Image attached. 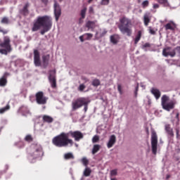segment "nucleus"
<instances>
[{"label":"nucleus","mask_w":180,"mask_h":180,"mask_svg":"<svg viewBox=\"0 0 180 180\" xmlns=\"http://www.w3.org/2000/svg\"><path fill=\"white\" fill-rule=\"evenodd\" d=\"M53 8H54V15H55L56 21L58 22V20L60 19V16H61V7L56 0L54 1Z\"/></svg>","instance_id":"nucleus-11"},{"label":"nucleus","mask_w":180,"mask_h":180,"mask_svg":"<svg viewBox=\"0 0 180 180\" xmlns=\"http://www.w3.org/2000/svg\"><path fill=\"white\" fill-rule=\"evenodd\" d=\"M116 144V136L111 135L107 143L108 148H112Z\"/></svg>","instance_id":"nucleus-15"},{"label":"nucleus","mask_w":180,"mask_h":180,"mask_svg":"<svg viewBox=\"0 0 180 180\" xmlns=\"http://www.w3.org/2000/svg\"><path fill=\"white\" fill-rule=\"evenodd\" d=\"M110 175H111V176H116V175H117V169L111 170Z\"/></svg>","instance_id":"nucleus-41"},{"label":"nucleus","mask_w":180,"mask_h":180,"mask_svg":"<svg viewBox=\"0 0 180 180\" xmlns=\"http://www.w3.org/2000/svg\"><path fill=\"white\" fill-rule=\"evenodd\" d=\"M93 86H99V85H101V81H99V79H96L94 80H93L92 84Z\"/></svg>","instance_id":"nucleus-34"},{"label":"nucleus","mask_w":180,"mask_h":180,"mask_svg":"<svg viewBox=\"0 0 180 180\" xmlns=\"http://www.w3.org/2000/svg\"><path fill=\"white\" fill-rule=\"evenodd\" d=\"M9 75L8 72L4 73V76L0 78V86H6V84H8V80L6 77Z\"/></svg>","instance_id":"nucleus-21"},{"label":"nucleus","mask_w":180,"mask_h":180,"mask_svg":"<svg viewBox=\"0 0 180 180\" xmlns=\"http://www.w3.org/2000/svg\"><path fill=\"white\" fill-rule=\"evenodd\" d=\"M135 96H137V91H135Z\"/></svg>","instance_id":"nucleus-61"},{"label":"nucleus","mask_w":180,"mask_h":180,"mask_svg":"<svg viewBox=\"0 0 180 180\" xmlns=\"http://www.w3.org/2000/svg\"><path fill=\"white\" fill-rule=\"evenodd\" d=\"M86 98L85 97H79L77 99H75L72 102V111H75L79 108H82L84 106V103L85 102Z\"/></svg>","instance_id":"nucleus-8"},{"label":"nucleus","mask_w":180,"mask_h":180,"mask_svg":"<svg viewBox=\"0 0 180 180\" xmlns=\"http://www.w3.org/2000/svg\"><path fill=\"white\" fill-rule=\"evenodd\" d=\"M131 27H133V22L130 18L124 16L120 19L118 29L122 34H127V36L130 37L133 33Z\"/></svg>","instance_id":"nucleus-3"},{"label":"nucleus","mask_w":180,"mask_h":180,"mask_svg":"<svg viewBox=\"0 0 180 180\" xmlns=\"http://www.w3.org/2000/svg\"><path fill=\"white\" fill-rule=\"evenodd\" d=\"M96 20L91 21L89 20L86 22V27H87L88 30H91L94 32L95 27H96Z\"/></svg>","instance_id":"nucleus-14"},{"label":"nucleus","mask_w":180,"mask_h":180,"mask_svg":"<svg viewBox=\"0 0 180 180\" xmlns=\"http://www.w3.org/2000/svg\"><path fill=\"white\" fill-rule=\"evenodd\" d=\"M149 33L150 34H155V31L151 27H149Z\"/></svg>","instance_id":"nucleus-44"},{"label":"nucleus","mask_w":180,"mask_h":180,"mask_svg":"<svg viewBox=\"0 0 180 180\" xmlns=\"http://www.w3.org/2000/svg\"><path fill=\"white\" fill-rule=\"evenodd\" d=\"M29 6H30V4L29 2H27L22 9L20 11V14L23 15L24 16H27L29 15Z\"/></svg>","instance_id":"nucleus-16"},{"label":"nucleus","mask_w":180,"mask_h":180,"mask_svg":"<svg viewBox=\"0 0 180 180\" xmlns=\"http://www.w3.org/2000/svg\"><path fill=\"white\" fill-rule=\"evenodd\" d=\"M147 47H151V45L149 43H146L143 46V49H146Z\"/></svg>","instance_id":"nucleus-47"},{"label":"nucleus","mask_w":180,"mask_h":180,"mask_svg":"<svg viewBox=\"0 0 180 180\" xmlns=\"http://www.w3.org/2000/svg\"><path fill=\"white\" fill-rule=\"evenodd\" d=\"M117 89H118V91L120 92V95H122V86L120 84L117 85Z\"/></svg>","instance_id":"nucleus-46"},{"label":"nucleus","mask_w":180,"mask_h":180,"mask_svg":"<svg viewBox=\"0 0 180 180\" xmlns=\"http://www.w3.org/2000/svg\"><path fill=\"white\" fill-rule=\"evenodd\" d=\"M176 119H177V120H179V112H177L176 115Z\"/></svg>","instance_id":"nucleus-52"},{"label":"nucleus","mask_w":180,"mask_h":180,"mask_svg":"<svg viewBox=\"0 0 180 180\" xmlns=\"http://www.w3.org/2000/svg\"><path fill=\"white\" fill-rule=\"evenodd\" d=\"M158 4L160 5H163L165 8H168L169 6V3H168V0H158Z\"/></svg>","instance_id":"nucleus-27"},{"label":"nucleus","mask_w":180,"mask_h":180,"mask_svg":"<svg viewBox=\"0 0 180 180\" xmlns=\"http://www.w3.org/2000/svg\"><path fill=\"white\" fill-rule=\"evenodd\" d=\"M91 101H89V98H86L84 102L83 103V106H84V112H86L88 110V105H89Z\"/></svg>","instance_id":"nucleus-28"},{"label":"nucleus","mask_w":180,"mask_h":180,"mask_svg":"<svg viewBox=\"0 0 180 180\" xmlns=\"http://www.w3.org/2000/svg\"><path fill=\"white\" fill-rule=\"evenodd\" d=\"M85 88H86V86H85V84H82L79 86L78 87V91H79V92H83L84 89H85Z\"/></svg>","instance_id":"nucleus-37"},{"label":"nucleus","mask_w":180,"mask_h":180,"mask_svg":"<svg viewBox=\"0 0 180 180\" xmlns=\"http://www.w3.org/2000/svg\"><path fill=\"white\" fill-rule=\"evenodd\" d=\"M150 141L152 153L154 155H157V150H158V136H157V133L154 131H152Z\"/></svg>","instance_id":"nucleus-7"},{"label":"nucleus","mask_w":180,"mask_h":180,"mask_svg":"<svg viewBox=\"0 0 180 180\" xmlns=\"http://www.w3.org/2000/svg\"><path fill=\"white\" fill-rule=\"evenodd\" d=\"M9 109H11V105L7 104L6 107L0 108V113L2 115L5 113V112H7V110H9Z\"/></svg>","instance_id":"nucleus-30"},{"label":"nucleus","mask_w":180,"mask_h":180,"mask_svg":"<svg viewBox=\"0 0 180 180\" xmlns=\"http://www.w3.org/2000/svg\"><path fill=\"white\" fill-rule=\"evenodd\" d=\"M59 2H63V0H59Z\"/></svg>","instance_id":"nucleus-62"},{"label":"nucleus","mask_w":180,"mask_h":180,"mask_svg":"<svg viewBox=\"0 0 180 180\" xmlns=\"http://www.w3.org/2000/svg\"><path fill=\"white\" fill-rule=\"evenodd\" d=\"M8 32H9L8 30H2V27H0V33H3V34H8Z\"/></svg>","instance_id":"nucleus-42"},{"label":"nucleus","mask_w":180,"mask_h":180,"mask_svg":"<svg viewBox=\"0 0 180 180\" xmlns=\"http://www.w3.org/2000/svg\"><path fill=\"white\" fill-rule=\"evenodd\" d=\"M80 15L82 16V19H85V16L86 15V7H84L80 13Z\"/></svg>","instance_id":"nucleus-33"},{"label":"nucleus","mask_w":180,"mask_h":180,"mask_svg":"<svg viewBox=\"0 0 180 180\" xmlns=\"http://www.w3.org/2000/svg\"><path fill=\"white\" fill-rule=\"evenodd\" d=\"M50 61V55H45L42 56V66L44 68L49 67V62Z\"/></svg>","instance_id":"nucleus-17"},{"label":"nucleus","mask_w":180,"mask_h":180,"mask_svg":"<svg viewBox=\"0 0 180 180\" xmlns=\"http://www.w3.org/2000/svg\"><path fill=\"white\" fill-rule=\"evenodd\" d=\"M160 8V5L158 4H153V9H158Z\"/></svg>","instance_id":"nucleus-48"},{"label":"nucleus","mask_w":180,"mask_h":180,"mask_svg":"<svg viewBox=\"0 0 180 180\" xmlns=\"http://www.w3.org/2000/svg\"><path fill=\"white\" fill-rule=\"evenodd\" d=\"M25 141H27V143H32L33 141V137H32V135L28 134L25 136Z\"/></svg>","instance_id":"nucleus-35"},{"label":"nucleus","mask_w":180,"mask_h":180,"mask_svg":"<svg viewBox=\"0 0 180 180\" xmlns=\"http://www.w3.org/2000/svg\"><path fill=\"white\" fill-rule=\"evenodd\" d=\"M0 67H4V64H2V63L0 62Z\"/></svg>","instance_id":"nucleus-59"},{"label":"nucleus","mask_w":180,"mask_h":180,"mask_svg":"<svg viewBox=\"0 0 180 180\" xmlns=\"http://www.w3.org/2000/svg\"><path fill=\"white\" fill-rule=\"evenodd\" d=\"M48 99L49 98L44 96V93L43 91H38L35 94V101L38 105H46Z\"/></svg>","instance_id":"nucleus-9"},{"label":"nucleus","mask_w":180,"mask_h":180,"mask_svg":"<svg viewBox=\"0 0 180 180\" xmlns=\"http://www.w3.org/2000/svg\"><path fill=\"white\" fill-rule=\"evenodd\" d=\"M142 34H143V32H141V30L138 31V32L135 37L134 44H137V43H139V41H140Z\"/></svg>","instance_id":"nucleus-24"},{"label":"nucleus","mask_w":180,"mask_h":180,"mask_svg":"<svg viewBox=\"0 0 180 180\" xmlns=\"http://www.w3.org/2000/svg\"><path fill=\"white\" fill-rule=\"evenodd\" d=\"M82 162L84 165V167H86V165H88L89 161L86 160V158H83L82 159Z\"/></svg>","instance_id":"nucleus-39"},{"label":"nucleus","mask_w":180,"mask_h":180,"mask_svg":"<svg viewBox=\"0 0 180 180\" xmlns=\"http://www.w3.org/2000/svg\"><path fill=\"white\" fill-rule=\"evenodd\" d=\"M176 139H177L178 140H179V139H180V134H179V133L176 134Z\"/></svg>","instance_id":"nucleus-53"},{"label":"nucleus","mask_w":180,"mask_h":180,"mask_svg":"<svg viewBox=\"0 0 180 180\" xmlns=\"http://www.w3.org/2000/svg\"><path fill=\"white\" fill-rule=\"evenodd\" d=\"M92 172V170H91L90 168L86 167L84 171V176H89L91 175V173Z\"/></svg>","instance_id":"nucleus-31"},{"label":"nucleus","mask_w":180,"mask_h":180,"mask_svg":"<svg viewBox=\"0 0 180 180\" xmlns=\"http://www.w3.org/2000/svg\"><path fill=\"white\" fill-rule=\"evenodd\" d=\"M42 120L44 123H53V122H54V118H53L50 115H45L42 117Z\"/></svg>","instance_id":"nucleus-23"},{"label":"nucleus","mask_w":180,"mask_h":180,"mask_svg":"<svg viewBox=\"0 0 180 180\" xmlns=\"http://www.w3.org/2000/svg\"><path fill=\"white\" fill-rule=\"evenodd\" d=\"M82 17L81 18H79V23H82Z\"/></svg>","instance_id":"nucleus-57"},{"label":"nucleus","mask_w":180,"mask_h":180,"mask_svg":"<svg viewBox=\"0 0 180 180\" xmlns=\"http://www.w3.org/2000/svg\"><path fill=\"white\" fill-rule=\"evenodd\" d=\"M151 22V13H146L143 15V23L145 26H148V23Z\"/></svg>","instance_id":"nucleus-19"},{"label":"nucleus","mask_w":180,"mask_h":180,"mask_svg":"<svg viewBox=\"0 0 180 180\" xmlns=\"http://www.w3.org/2000/svg\"><path fill=\"white\" fill-rule=\"evenodd\" d=\"M170 178H171V175L167 174V176H166V179H170Z\"/></svg>","instance_id":"nucleus-55"},{"label":"nucleus","mask_w":180,"mask_h":180,"mask_svg":"<svg viewBox=\"0 0 180 180\" xmlns=\"http://www.w3.org/2000/svg\"><path fill=\"white\" fill-rule=\"evenodd\" d=\"M83 35L84 37V40H91V39H92V37H94V34H92L91 33H86Z\"/></svg>","instance_id":"nucleus-32"},{"label":"nucleus","mask_w":180,"mask_h":180,"mask_svg":"<svg viewBox=\"0 0 180 180\" xmlns=\"http://www.w3.org/2000/svg\"><path fill=\"white\" fill-rule=\"evenodd\" d=\"M40 157H43V148L39 144H32L27 156L30 162H33V160H37Z\"/></svg>","instance_id":"nucleus-4"},{"label":"nucleus","mask_w":180,"mask_h":180,"mask_svg":"<svg viewBox=\"0 0 180 180\" xmlns=\"http://www.w3.org/2000/svg\"><path fill=\"white\" fill-rule=\"evenodd\" d=\"M110 1V0H102L101 4L102 5H109Z\"/></svg>","instance_id":"nucleus-43"},{"label":"nucleus","mask_w":180,"mask_h":180,"mask_svg":"<svg viewBox=\"0 0 180 180\" xmlns=\"http://www.w3.org/2000/svg\"><path fill=\"white\" fill-rule=\"evenodd\" d=\"M40 34L44 35L47 32H49L53 27V18L50 15H43L37 17V20L34 22L32 27V32H37L40 29Z\"/></svg>","instance_id":"nucleus-2"},{"label":"nucleus","mask_w":180,"mask_h":180,"mask_svg":"<svg viewBox=\"0 0 180 180\" xmlns=\"http://www.w3.org/2000/svg\"><path fill=\"white\" fill-rule=\"evenodd\" d=\"M148 5H150V3L148 2V0L144 1L142 3L143 8H147V6H148Z\"/></svg>","instance_id":"nucleus-40"},{"label":"nucleus","mask_w":180,"mask_h":180,"mask_svg":"<svg viewBox=\"0 0 180 180\" xmlns=\"http://www.w3.org/2000/svg\"><path fill=\"white\" fill-rule=\"evenodd\" d=\"M41 2H42V4H44L45 6H47V5H49V0H41Z\"/></svg>","instance_id":"nucleus-45"},{"label":"nucleus","mask_w":180,"mask_h":180,"mask_svg":"<svg viewBox=\"0 0 180 180\" xmlns=\"http://www.w3.org/2000/svg\"><path fill=\"white\" fill-rule=\"evenodd\" d=\"M99 141V136L95 135L92 139V143H98Z\"/></svg>","instance_id":"nucleus-38"},{"label":"nucleus","mask_w":180,"mask_h":180,"mask_svg":"<svg viewBox=\"0 0 180 180\" xmlns=\"http://www.w3.org/2000/svg\"><path fill=\"white\" fill-rule=\"evenodd\" d=\"M165 130L167 133L168 136H169L170 137H174V129L171 128V125L169 124H167L165 126Z\"/></svg>","instance_id":"nucleus-20"},{"label":"nucleus","mask_w":180,"mask_h":180,"mask_svg":"<svg viewBox=\"0 0 180 180\" xmlns=\"http://www.w3.org/2000/svg\"><path fill=\"white\" fill-rule=\"evenodd\" d=\"M110 180H117L116 178H111Z\"/></svg>","instance_id":"nucleus-60"},{"label":"nucleus","mask_w":180,"mask_h":180,"mask_svg":"<svg viewBox=\"0 0 180 180\" xmlns=\"http://www.w3.org/2000/svg\"><path fill=\"white\" fill-rule=\"evenodd\" d=\"M99 150H101V145L99 144H95L93 146L92 150H91V153L93 155L96 154V153H98V151H99Z\"/></svg>","instance_id":"nucleus-26"},{"label":"nucleus","mask_w":180,"mask_h":180,"mask_svg":"<svg viewBox=\"0 0 180 180\" xmlns=\"http://www.w3.org/2000/svg\"><path fill=\"white\" fill-rule=\"evenodd\" d=\"M0 54H4V56H8V53L12 51V46L11 45V38L6 36L4 37L3 42L0 43Z\"/></svg>","instance_id":"nucleus-6"},{"label":"nucleus","mask_w":180,"mask_h":180,"mask_svg":"<svg viewBox=\"0 0 180 180\" xmlns=\"http://www.w3.org/2000/svg\"><path fill=\"white\" fill-rule=\"evenodd\" d=\"M161 105L162 109L169 112L172 109L175 108V105H176V101L175 100H169V96L164 94L161 98Z\"/></svg>","instance_id":"nucleus-5"},{"label":"nucleus","mask_w":180,"mask_h":180,"mask_svg":"<svg viewBox=\"0 0 180 180\" xmlns=\"http://www.w3.org/2000/svg\"><path fill=\"white\" fill-rule=\"evenodd\" d=\"M175 131H176V134L179 133V131H180V128H179V127H176L175 128Z\"/></svg>","instance_id":"nucleus-51"},{"label":"nucleus","mask_w":180,"mask_h":180,"mask_svg":"<svg viewBox=\"0 0 180 180\" xmlns=\"http://www.w3.org/2000/svg\"><path fill=\"white\" fill-rule=\"evenodd\" d=\"M176 55L175 49L171 50V47H167L162 50V56H164V57H168V56L175 57Z\"/></svg>","instance_id":"nucleus-13"},{"label":"nucleus","mask_w":180,"mask_h":180,"mask_svg":"<svg viewBox=\"0 0 180 180\" xmlns=\"http://www.w3.org/2000/svg\"><path fill=\"white\" fill-rule=\"evenodd\" d=\"M75 157L72 153H68L64 155L65 160H74Z\"/></svg>","instance_id":"nucleus-29"},{"label":"nucleus","mask_w":180,"mask_h":180,"mask_svg":"<svg viewBox=\"0 0 180 180\" xmlns=\"http://www.w3.org/2000/svg\"><path fill=\"white\" fill-rule=\"evenodd\" d=\"M92 1H94V0H89L88 4H91V2H92Z\"/></svg>","instance_id":"nucleus-58"},{"label":"nucleus","mask_w":180,"mask_h":180,"mask_svg":"<svg viewBox=\"0 0 180 180\" xmlns=\"http://www.w3.org/2000/svg\"><path fill=\"white\" fill-rule=\"evenodd\" d=\"M106 33H108V32H106V31L103 32L101 34V36H105V34H106Z\"/></svg>","instance_id":"nucleus-54"},{"label":"nucleus","mask_w":180,"mask_h":180,"mask_svg":"<svg viewBox=\"0 0 180 180\" xmlns=\"http://www.w3.org/2000/svg\"><path fill=\"white\" fill-rule=\"evenodd\" d=\"M34 64L35 67H40L41 65V60H40V52L37 49L34 50Z\"/></svg>","instance_id":"nucleus-12"},{"label":"nucleus","mask_w":180,"mask_h":180,"mask_svg":"<svg viewBox=\"0 0 180 180\" xmlns=\"http://www.w3.org/2000/svg\"><path fill=\"white\" fill-rule=\"evenodd\" d=\"M79 39L82 42L85 41V38L84 37V34L79 37Z\"/></svg>","instance_id":"nucleus-49"},{"label":"nucleus","mask_w":180,"mask_h":180,"mask_svg":"<svg viewBox=\"0 0 180 180\" xmlns=\"http://www.w3.org/2000/svg\"><path fill=\"white\" fill-rule=\"evenodd\" d=\"M1 23H3L4 25H8V23H9V18H8L7 17H4L1 19Z\"/></svg>","instance_id":"nucleus-36"},{"label":"nucleus","mask_w":180,"mask_h":180,"mask_svg":"<svg viewBox=\"0 0 180 180\" xmlns=\"http://www.w3.org/2000/svg\"><path fill=\"white\" fill-rule=\"evenodd\" d=\"M110 41L113 44H117V43L119 41V35L114 34L110 37Z\"/></svg>","instance_id":"nucleus-25"},{"label":"nucleus","mask_w":180,"mask_h":180,"mask_svg":"<svg viewBox=\"0 0 180 180\" xmlns=\"http://www.w3.org/2000/svg\"><path fill=\"white\" fill-rule=\"evenodd\" d=\"M135 91L136 92H139V85L136 86V89H135Z\"/></svg>","instance_id":"nucleus-56"},{"label":"nucleus","mask_w":180,"mask_h":180,"mask_svg":"<svg viewBox=\"0 0 180 180\" xmlns=\"http://www.w3.org/2000/svg\"><path fill=\"white\" fill-rule=\"evenodd\" d=\"M89 13H94V7H89Z\"/></svg>","instance_id":"nucleus-50"},{"label":"nucleus","mask_w":180,"mask_h":180,"mask_svg":"<svg viewBox=\"0 0 180 180\" xmlns=\"http://www.w3.org/2000/svg\"><path fill=\"white\" fill-rule=\"evenodd\" d=\"M150 92L153 95H154L155 99L158 100L159 98H161V91H160L158 89L152 88Z\"/></svg>","instance_id":"nucleus-22"},{"label":"nucleus","mask_w":180,"mask_h":180,"mask_svg":"<svg viewBox=\"0 0 180 180\" xmlns=\"http://www.w3.org/2000/svg\"><path fill=\"white\" fill-rule=\"evenodd\" d=\"M49 81L51 88L56 89L57 88V79L56 78V70H50L49 75Z\"/></svg>","instance_id":"nucleus-10"},{"label":"nucleus","mask_w":180,"mask_h":180,"mask_svg":"<svg viewBox=\"0 0 180 180\" xmlns=\"http://www.w3.org/2000/svg\"><path fill=\"white\" fill-rule=\"evenodd\" d=\"M176 24L174 21H170L169 23L165 25V30H175Z\"/></svg>","instance_id":"nucleus-18"},{"label":"nucleus","mask_w":180,"mask_h":180,"mask_svg":"<svg viewBox=\"0 0 180 180\" xmlns=\"http://www.w3.org/2000/svg\"><path fill=\"white\" fill-rule=\"evenodd\" d=\"M70 135L72 139H75V141H79L84 139V134L80 131H70L68 133L62 132L59 135L55 136L52 139V143L56 147H72L74 146V141L70 139Z\"/></svg>","instance_id":"nucleus-1"}]
</instances>
